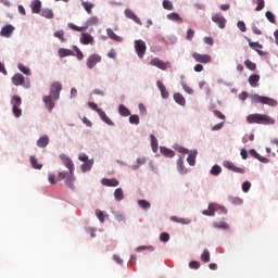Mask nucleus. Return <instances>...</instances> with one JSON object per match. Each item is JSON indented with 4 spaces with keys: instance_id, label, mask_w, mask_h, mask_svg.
<instances>
[{
    "instance_id": "f257e3e1",
    "label": "nucleus",
    "mask_w": 278,
    "mask_h": 278,
    "mask_svg": "<svg viewBox=\"0 0 278 278\" xmlns=\"http://www.w3.org/2000/svg\"><path fill=\"white\" fill-rule=\"evenodd\" d=\"M247 122L250 125L256 124V125H275V118L266 115V114H260V113H254L250 114L247 117Z\"/></svg>"
},
{
    "instance_id": "f03ea898",
    "label": "nucleus",
    "mask_w": 278,
    "mask_h": 278,
    "mask_svg": "<svg viewBox=\"0 0 278 278\" xmlns=\"http://www.w3.org/2000/svg\"><path fill=\"white\" fill-rule=\"evenodd\" d=\"M251 103L254 105L261 103V105H269V108H277V100L257 93L250 94Z\"/></svg>"
},
{
    "instance_id": "7ed1b4c3",
    "label": "nucleus",
    "mask_w": 278,
    "mask_h": 278,
    "mask_svg": "<svg viewBox=\"0 0 278 278\" xmlns=\"http://www.w3.org/2000/svg\"><path fill=\"white\" fill-rule=\"evenodd\" d=\"M64 179L65 185L71 190H75V172H61L59 173L56 181Z\"/></svg>"
},
{
    "instance_id": "20e7f679",
    "label": "nucleus",
    "mask_w": 278,
    "mask_h": 278,
    "mask_svg": "<svg viewBox=\"0 0 278 278\" xmlns=\"http://www.w3.org/2000/svg\"><path fill=\"white\" fill-rule=\"evenodd\" d=\"M62 92V83L54 81L50 86V94L54 101H58L60 99V93Z\"/></svg>"
},
{
    "instance_id": "39448f33",
    "label": "nucleus",
    "mask_w": 278,
    "mask_h": 278,
    "mask_svg": "<svg viewBox=\"0 0 278 278\" xmlns=\"http://www.w3.org/2000/svg\"><path fill=\"white\" fill-rule=\"evenodd\" d=\"M135 51L138 58L142 60V58H144V54L147 53V43L142 39L135 40Z\"/></svg>"
},
{
    "instance_id": "423d86ee",
    "label": "nucleus",
    "mask_w": 278,
    "mask_h": 278,
    "mask_svg": "<svg viewBox=\"0 0 278 278\" xmlns=\"http://www.w3.org/2000/svg\"><path fill=\"white\" fill-rule=\"evenodd\" d=\"M192 58L200 64H210V62H212V56L210 54H201L199 52H193Z\"/></svg>"
},
{
    "instance_id": "0eeeda50",
    "label": "nucleus",
    "mask_w": 278,
    "mask_h": 278,
    "mask_svg": "<svg viewBox=\"0 0 278 278\" xmlns=\"http://www.w3.org/2000/svg\"><path fill=\"white\" fill-rule=\"evenodd\" d=\"M99 62H101V55L99 54H91L86 62L87 67L92 71V68H94Z\"/></svg>"
},
{
    "instance_id": "6e6552de",
    "label": "nucleus",
    "mask_w": 278,
    "mask_h": 278,
    "mask_svg": "<svg viewBox=\"0 0 278 278\" xmlns=\"http://www.w3.org/2000/svg\"><path fill=\"white\" fill-rule=\"evenodd\" d=\"M60 160L63 162L64 166L70 170V173H75V164H73V160L65 154L60 155Z\"/></svg>"
},
{
    "instance_id": "1a4fd4ad",
    "label": "nucleus",
    "mask_w": 278,
    "mask_h": 278,
    "mask_svg": "<svg viewBox=\"0 0 278 278\" xmlns=\"http://www.w3.org/2000/svg\"><path fill=\"white\" fill-rule=\"evenodd\" d=\"M224 166H225V168H228V170H231L232 173H238L239 175H244V173H245L244 168L236 166L230 161H225Z\"/></svg>"
},
{
    "instance_id": "9d476101",
    "label": "nucleus",
    "mask_w": 278,
    "mask_h": 278,
    "mask_svg": "<svg viewBox=\"0 0 278 278\" xmlns=\"http://www.w3.org/2000/svg\"><path fill=\"white\" fill-rule=\"evenodd\" d=\"M212 21L213 23H216V25H218L219 29H225L227 25V20L225 18V16L218 13L212 16Z\"/></svg>"
},
{
    "instance_id": "9b49d317",
    "label": "nucleus",
    "mask_w": 278,
    "mask_h": 278,
    "mask_svg": "<svg viewBox=\"0 0 278 278\" xmlns=\"http://www.w3.org/2000/svg\"><path fill=\"white\" fill-rule=\"evenodd\" d=\"M151 66H156V68H160L161 71H166V68H168V64L162 60H160L159 58H154L151 60L150 62Z\"/></svg>"
},
{
    "instance_id": "f8f14e48",
    "label": "nucleus",
    "mask_w": 278,
    "mask_h": 278,
    "mask_svg": "<svg viewBox=\"0 0 278 278\" xmlns=\"http://www.w3.org/2000/svg\"><path fill=\"white\" fill-rule=\"evenodd\" d=\"M42 101L48 110V112H53V108H55V100L51 96H45Z\"/></svg>"
},
{
    "instance_id": "ddd939ff",
    "label": "nucleus",
    "mask_w": 278,
    "mask_h": 278,
    "mask_svg": "<svg viewBox=\"0 0 278 278\" xmlns=\"http://www.w3.org/2000/svg\"><path fill=\"white\" fill-rule=\"evenodd\" d=\"M13 86H25V76L23 74L17 73L12 77Z\"/></svg>"
},
{
    "instance_id": "4468645a",
    "label": "nucleus",
    "mask_w": 278,
    "mask_h": 278,
    "mask_svg": "<svg viewBox=\"0 0 278 278\" xmlns=\"http://www.w3.org/2000/svg\"><path fill=\"white\" fill-rule=\"evenodd\" d=\"M13 33H14V26L9 24L1 28L0 35L3 36L4 38H10V36H12Z\"/></svg>"
},
{
    "instance_id": "2eb2a0df",
    "label": "nucleus",
    "mask_w": 278,
    "mask_h": 278,
    "mask_svg": "<svg viewBox=\"0 0 278 278\" xmlns=\"http://www.w3.org/2000/svg\"><path fill=\"white\" fill-rule=\"evenodd\" d=\"M125 15L127 16V18H130L131 21L137 23V25H142L140 17H138V15H136V13H134V11H131V9H127L125 11Z\"/></svg>"
},
{
    "instance_id": "dca6fc26",
    "label": "nucleus",
    "mask_w": 278,
    "mask_h": 278,
    "mask_svg": "<svg viewBox=\"0 0 278 278\" xmlns=\"http://www.w3.org/2000/svg\"><path fill=\"white\" fill-rule=\"evenodd\" d=\"M102 186H106L109 188H116L118 186V180L116 178H104L101 180Z\"/></svg>"
},
{
    "instance_id": "f3484780",
    "label": "nucleus",
    "mask_w": 278,
    "mask_h": 278,
    "mask_svg": "<svg viewBox=\"0 0 278 278\" xmlns=\"http://www.w3.org/2000/svg\"><path fill=\"white\" fill-rule=\"evenodd\" d=\"M33 14H40L42 2L40 0H33L30 3Z\"/></svg>"
},
{
    "instance_id": "a211bd4d",
    "label": "nucleus",
    "mask_w": 278,
    "mask_h": 278,
    "mask_svg": "<svg viewBox=\"0 0 278 278\" xmlns=\"http://www.w3.org/2000/svg\"><path fill=\"white\" fill-rule=\"evenodd\" d=\"M156 86H157V88H159V90L162 94V98L163 99H168L169 93H168V90H166V86H164V83L159 80V81H156Z\"/></svg>"
},
{
    "instance_id": "6ab92c4d",
    "label": "nucleus",
    "mask_w": 278,
    "mask_h": 278,
    "mask_svg": "<svg viewBox=\"0 0 278 278\" xmlns=\"http://www.w3.org/2000/svg\"><path fill=\"white\" fill-rule=\"evenodd\" d=\"M99 116L103 123L106 125H110V127H114V122H112L111 118H109L108 114H105V111H99Z\"/></svg>"
},
{
    "instance_id": "aec40b11",
    "label": "nucleus",
    "mask_w": 278,
    "mask_h": 278,
    "mask_svg": "<svg viewBox=\"0 0 278 278\" xmlns=\"http://www.w3.org/2000/svg\"><path fill=\"white\" fill-rule=\"evenodd\" d=\"M93 40H94V38L91 37V35L88 33H84L80 37L81 45H91V42H93Z\"/></svg>"
},
{
    "instance_id": "412c9836",
    "label": "nucleus",
    "mask_w": 278,
    "mask_h": 278,
    "mask_svg": "<svg viewBox=\"0 0 278 278\" xmlns=\"http://www.w3.org/2000/svg\"><path fill=\"white\" fill-rule=\"evenodd\" d=\"M170 220L172 223H179L180 225H190V223H192L190 218H181L177 216H172Z\"/></svg>"
},
{
    "instance_id": "4be33fe9",
    "label": "nucleus",
    "mask_w": 278,
    "mask_h": 278,
    "mask_svg": "<svg viewBox=\"0 0 278 278\" xmlns=\"http://www.w3.org/2000/svg\"><path fill=\"white\" fill-rule=\"evenodd\" d=\"M106 34L111 40H115V42H123V37L116 35L111 28L106 29Z\"/></svg>"
},
{
    "instance_id": "5701e85b",
    "label": "nucleus",
    "mask_w": 278,
    "mask_h": 278,
    "mask_svg": "<svg viewBox=\"0 0 278 278\" xmlns=\"http://www.w3.org/2000/svg\"><path fill=\"white\" fill-rule=\"evenodd\" d=\"M199 152H197V150H193L190 152V154L187 157V162L190 166H194V164H197V155Z\"/></svg>"
},
{
    "instance_id": "b1692460",
    "label": "nucleus",
    "mask_w": 278,
    "mask_h": 278,
    "mask_svg": "<svg viewBox=\"0 0 278 278\" xmlns=\"http://www.w3.org/2000/svg\"><path fill=\"white\" fill-rule=\"evenodd\" d=\"M49 144V136H42L37 140V147L45 149Z\"/></svg>"
},
{
    "instance_id": "393cba45",
    "label": "nucleus",
    "mask_w": 278,
    "mask_h": 278,
    "mask_svg": "<svg viewBox=\"0 0 278 278\" xmlns=\"http://www.w3.org/2000/svg\"><path fill=\"white\" fill-rule=\"evenodd\" d=\"M260 81V75L253 74L249 77V84L252 88H257V84Z\"/></svg>"
},
{
    "instance_id": "a878e982",
    "label": "nucleus",
    "mask_w": 278,
    "mask_h": 278,
    "mask_svg": "<svg viewBox=\"0 0 278 278\" xmlns=\"http://www.w3.org/2000/svg\"><path fill=\"white\" fill-rule=\"evenodd\" d=\"M208 210H215V212H218L219 210L222 214H227V207L215 203L210 204Z\"/></svg>"
},
{
    "instance_id": "bb28decb",
    "label": "nucleus",
    "mask_w": 278,
    "mask_h": 278,
    "mask_svg": "<svg viewBox=\"0 0 278 278\" xmlns=\"http://www.w3.org/2000/svg\"><path fill=\"white\" fill-rule=\"evenodd\" d=\"M177 166H178V173L180 175H186V173H188V169L186 168V166H184V159H178L177 161Z\"/></svg>"
},
{
    "instance_id": "cd10ccee",
    "label": "nucleus",
    "mask_w": 278,
    "mask_h": 278,
    "mask_svg": "<svg viewBox=\"0 0 278 278\" xmlns=\"http://www.w3.org/2000/svg\"><path fill=\"white\" fill-rule=\"evenodd\" d=\"M174 100L176 103H178V105H186V98H184L181 93H174Z\"/></svg>"
},
{
    "instance_id": "c85d7f7f",
    "label": "nucleus",
    "mask_w": 278,
    "mask_h": 278,
    "mask_svg": "<svg viewBox=\"0 0 278 278\" xmlns=\"http://www.w3.org/2000/svg\"><path fill=\"white\" fill-rule=\"evenodd\" d=\"M161 153L165 155V157H175V151L165 147H161Z\"/></svg>"
},
{
    "instance_id": "c756f323",
    "label": "nucleus",
    "mask_w": 278,
    "mask_h": 278,
    "mask_svg": "<svg viewBox=\"0 0 278 278\" xmlns=\"http://www.w3.org/2000/svg\"><path fill=\"white\" fill-rule=\"evenodd\" d=\"M118 112L121 116H131V111H129V109H127V106H125L124 104H121L118 106Z\"/></svg>"
},
{
    "instance_id": "7c9ffc66",
    "label": "nucleus",
    "mask_w": 278,
    "mask_h": 278,
    "mask_svg": "<svg viewBox=\"0 0 278 278\" xmlns=\"http://www.w3.org/2000/svg\"><path fill=\"white\" fill-rule=\"evenodd\" d=\"M92 164H94L93 160L84 162V164L81 165L83 173H88V170H90L92 168Z\"/></svg>"
},
{
    "instance_id": "2f4dec72",
    "label": "nucleus",
    "mask_w": 278,
    "mask_h": 278,
    "mask_svg": "<svg viewBox=\"0 0 278 278\" xmlns=\"http://www.w3.org/2000/svg\"><path fill=\"white\" fill-rule=\"evenodd\" d=\"M250 49H254V51H257V53L262 54V45L257 42L251 41V39H248Z\"/></svg>"
},
{
    "instance_id": "473e14b6",
    "label": "nucleus",
    "mask_w": 278,
    "mask_h": 278,
    "mask_svg": "<svg viewBox=\"0 0 278 278\" xmlns=\"http://www.w3.org/2000/svg\"><path fill=\"white\" fill-rule=\"evenodd\" d=\"M83 8L86 10L87 14H92V8H94V4L92 2H81Z\"/></svg>"
},
{
    "instance_id": "72a5a7b5",
    "label": "nucleus",
    "mask_w": 278,
    "mask_h": 278,
    "mask_svg": "<svg viewBox=\"0 0 278 278\" xmlns=\"http://www.w3.org/2000/svg\"><path fill=\"white\" fill-rule=\"evenodd\" d=\"M60 58H68L70 55H73V50L61 48L59 50Z\"/></svg>"
},
{
    "instance_id": "f704fd0d",
    "label": "nucleus",
    "mask_w": 278,
    "mask_h": 278,
    "mask_svg": "<svg viewBox=\"0 0 278 278\" xmlns=\"http://www.w3.org/2000/svg\"><path fill=\"white\" fill-rule=\"evenodd\" d=\"M30 164L33 168H36L37 170L42 168V164L38 163V159H36V156H30Z\"/></svg>"
},
{
    "instance_id": "c9c22d12",
    "label": "nucleus",
    "mask_w": 278,
    "mask_h": 278,
    "mask_svg": "<svg viewBox=\"0 0 278 278\" xmlns=\"http://www.w3.org/2000/svg\"><path fill=\"white\" fill-rule=\"evenodd\" d=\"M138 205L139 207H141V210H150L151 208V203L147 200H139L138 201Z\"/></svg>"
},
{
    "instance_id": "e433bc0d",
    "label": "nucleus",
    "mask_w": 278,
    "mask_h": 278,
    "mask_svg": "<svg viewBox=\"0 0 278 278\" xmlns=\"http://www.w3.org/2000/svg\"><path fill=\"white\" fill-rule=\"evenodd\" d=\"M114 197L116 201H123V199H125V194L123 193V190L121 188H117L114 191Z\"/></svg>"
},
{
    "instance_id": "4c0bfd02",
    "label": "nucleus",
    "mask_w": 278,
    "mask_h": 278,
    "mask_svg": "<svg viewBox=\"0 0 278 278\" xmlns=\"http://www.w3.org/2000/svg\"><path fill=\"white\" fill-rule=\"evenodd\" d=\"M17 68L21 71V73H24V75H31V70H29V67L25 66L23 63H20Z\"/></svg>"
},
{
    "instance_id": "58836bf2",
    "label": "nucleus",
    "mask_w": 278,
    "mask_h": 278,
    "mask_svg": "<svg viewBox=\"0 0 278 278\" xmlns=\"http://www.w3.org/2000/svg\"><path fill=\"white\" fill-rule=\"evenodd\" d=\"M150 139H151L152 151L154 153H157V138H155V135H151Z\"/></svg>"
},
{
    "instance_id": "ea45409f",
    "label": "nucleus",
    "mask_w": 278,
    "mask_h": 278,
    "mask_svg": "<svg viewBox=\"0 0 278 278\" xmlns=\"http://www.w3.org/2000/svg\"><path fill=\"white\" fill-rule=\"evenodd\" d=\"M223 173V168L219 165H214L211 169V175H214L215 177H218Z\"/></svg>"
},
{
    "instance_id": "a19ab883",
    "label": "nucleus",
    "mask_w": 278,
    "mask_h": 278,
    "mask_svg": "<svg viewBox=\"0 0 278 278\" xmlns=\"http://www.w3.org/2000/svg\"><path fill=\"white\" fill-rule=\"evenodd\" d=\"M201 261L204 263V264H207V262H210V250L205 249L203 251V253L201 254Z\"/></svg>"
},
{
    "instance_id": "79ce46f5",
    "label": "nucleus",
    "mask_w": 278,
    "mask_h": 278,
    "mask_svg": "<svg viewBox=\"0 0 278 278\" xmlns=\"http://www.w3.org/2000/svg\"><path fill=\"white\" fill-rule=\"evenodd\" d=\"M168 21H179L180 23H184V20H181V16L177 13H169L167 14Z\"/></svg>"
},
{
    "instance_id": "37998d69",
    "label": "nucleus",
    "mask_w": 278,
    "mask_h": 278,
    "mask_svg": "<svg viewBox=\"0 0 278 278\" xmlns=\"http://www.w3.org/2000/svg\"><path fill=\"white\" fill-rule=\"evenodd\" d=\"M41 16H43L45 18H53V11L50 9H43L41 11Z\"/></svg>"
},
{
    "instance_id": "c03bdc74",
    "label": "nucleus",
    "mask_w": 278,
    "mask_h": 278,
    "mask_svg": "<svg viewBox=\"0 0 278 278\" xmlns=\"http://www.w3.org/2000/svg\"><path fill=\"white\" fill-rule=\"evenodd\" d=\"M11 103L13 106L21 108V104L23 103V101L21 100V98L18 96H13Z\"/></svg>"
},
{
    "instance_id": "a18cd8bd",
    "label": "nucleus",
    "mask_w": 278,
    "mask_h": 278,
    "mask_svg": "<svg viewBox=\"0 0 278 278\" xmlns=\"http://www.w3.org/2000/svg\"><path fill=\"white\" fill-rule=\"evenodd\" d=\"M129 124L130 125H140V116H138V115H130Z\"/></svg>"
},
{
    "instance_id": "49530a36",
    "label": "nucleus",
    "mask_w": 278,
    "mask_h": 278,
    "mask_svg": "<svg viewBox=\"0 0 278 278\" xmlns=\"http://www.w3.org/2000/svg\"><path fill=\"white\" fill-rule=\"evenodd\" d=\"M244 65L247 68H249V71H255V68H257V65L251 62V60H245Z\"/></svg>"
},
{
    "instance_id": "de8ad7c7",
    "label": "nucleus",
    "mask_w": 278,
    "mask_h": 278,
    "mask_svg": "<svg viewBox=\"0 0 278 278\" xmlns=\"http://www.w3.org/2000/svg\"><path fill=\"white\" fill-rule=\"evenodd\" d=\"M265 16L267 18V21H269V23H277V20L275 18V14L270 11H267L265 13Z\"/></svg>"
},
{
    "instance_id": "09e8293b",
    "label": "nucleus",
    "mask_w": 278,
    "mask_h": 278,
    "mask_svg": "<svg viewBox=\"0 0 278 278\" xmlns=\"http://www.w3.org/2000/svg\"><path fill=\"white\" fill-rule=\"evenodd\" d=\"M54 37L59 38V40H61V42H66V39H64V30H56L54 33Z\"/></svg>"
},
{
    "instance_id": "8fccbe9b",
    "label": "nucleus",
    "mask_w": 278,
    "mask_h": 278,
    "mask_svg": "<svg viewBox=\"0 0 278 278\" xmlns=\"http://www.w3.org/2000/svg\"><path fill=\"white\" fill-rule=\"evenodd\" d=\"M229 202L232 203V205H242L243 201L240 198H229Z\"/></svg>"
},
{
    "instance_id": "3c124183",
    "label": "nucleus",
    "mask_w": 278,
    "mask_h": 278,
    "mask_svg": "<svg viewBox=\"0 0 278 278\" xmlns=\"http://www.w3.org/2000/svg\"><path fill=\"white\" fill-rule=\"evenodd\" d=\"M181 87L185 90V92H187V94H194V89L187 86L186 83H181Z\"/></svg>"
},
{
    "instance_id": "603ef678",
    "label": "nucleus",
    "mask_w": 278,
    "mask_h": 278,
    "mask_svg": "<svg viewBox=\"0 0 278 278\" xmlns=\"http://www.w3.org/2000/svg\"><path fill=\"white\" fill-rule=\"evenodd\" d=\"M189 268H192L193 270H199V268H201V263L197 261H191L189 263Z\"/></svg>"
},
{
    "instance_id": "864d4df0",
    "label": "nucleus",
    "mask_w": 278,
    "mask_h": 278,
    "mask_svg": "<svg viewBox=\"0 0 278 278\" xmlns=\"http://www.w3.org/2000/svg\"><path fill=\"white\" fill-rule=\"evenodd\" d=\"M163 8L164 10H174L173 2L170 0H164L163 1Z\"/></svg>"
},
{
    "instance_id": "5fc2aeb1",
    "label": "nucleus",
    "mask_w": 278,
    "mask_h": 278,
    "mask_svg": "<svg viewBox=\"0 0 278 278\" xmlns=\"http://www.w3.org/2000/svg\"><path fill=\"white\" fill-rule=\"evenodd\" d=\"M67 25H68L70 29H73L74 31H84V29H86V27H80L73 23H70Z\"/></svg>"
},
{
    "instance_id": "6e6d98bb",
    "label": "nucleus",
    "mask_w": 278,
    "mask_h": 278,
    "mask_svg": "<svg viewBox=\"0 0 278 278\" xmlns=\"http://www.w3.org/2000/svg\"><path fill=\"white\" fill-rule=\"evenodd\" d=\"M88 106L94 112H97V114H99V112H103L94 102H88Z\"/></svg>"
},
{
    "instance_id": "4d7b16f0",
    "label": "nucleus",
    "mask_w": 278,
    "mask_h": 278,
    "mask_svg": "<svg viewBox=\"0 0 278 278\" xmlns=\"http://www.w3.org/2000/svg\"><path fill=\"white\" fill-rule=\"evenodd\" d=\"M96 216H97V218H99L100 223H105V215L102 213V211L97 210Z\"/></svg>"
},
{
    "instance_id": "13d9d810",
    "label": "nucleus",
    "mask_w": 278,
    "mask_h": 278,
    "mask_svg": "<svg viewBox=\"0 0 278 278\" xmlns=\"http://www.w3.org/2000/svg\"><path fill=\"white\" fill-rule=\"evenodd\" d=\"M160 240L161 242H168V240H170V235H168V232H163L160 235Z\"/></svg>"
},
{
    "instance_id": "bf43d9fd",
    "label": "nucleus",
    "mask_w": 278,
    "mask_h": 278,
    "mask_svg": "<svg viewBox=\"0 0 278 278\" xmlns=\"http://www.w3.org/2000/svg\"><path fill=\"white\" fill-rule=\"evenodd\" d=\"M266 3L264 0H257V7L255 8V12H262V9L265 8Z\"/></svg>"
},
{
    "instance_id": "052dcab7",
    "label": "nucleus",
    "mask_w": 278,
    "mask_h": 278,
    "mask_svg": "<svg viewBox=\"0 0 278 278\" xmlns=\"http://www.w3.org/2000/svg\"><path fill=\"white\" fill-rule=\"evenodd\" d=\"M12 111L16 118H20L21 114H23V111L18 106H13Z\"/></svg>"
},
{
    "instance_id": "680f3d73",
    "label": "nucleus",
    "mask_w": 278,
    "mask_h": 278,
    "mask_svg": "<svg viewBox=\"0 0 278 278\" xmlns=\"http://www.w3.org/2000/svg\"><path fill=\"white\" fill-rule=\"evenodd\" d=\"M214 116H216L217 118H220V121H225V114H223L220 111L218 110H214L213 111Z\"/></svg>"
},
{
    "instance_id": "e2e57ef3",
    "label": "nucleus",
    "mask_w": 278,
    "mask_h": 278,
    "mask_svg": "<svg viewBox=\"0 0 278 278\" xmlns=\"http://www.w3.org/2000/svg\"><path fill=\"white\" fill-rule=\"evenodd\" d=\"M237 27L240 29V31H247V24H244L242 21L237 23Z\"/></svg>"
},
{
    "instance_id": "0e129e2a",
    "label": "nucleus",
    "mask_w": 278,
    "mask_h": 278,
    "mask_svg": "<svg viewBox=\"0 0 278 278\" xmlns=\"http://www.w3.org/2000/svg\"><path fill=\"white\" fill-rule=\"evenodd\" d=\"M242 190H243L244 192H249V190H251V182L244 181V182L242 184Z\"/></svg>"
},
{
    "instance_id": "69168bd1",
    "label": "nucleus",
    "mask_w": 278,
    "mask_h": 278,
    "mask_svg": "<svg viewBox=\"0 0 278 278\" xmlns=\"http://www.w3.org/2000/svg\"><path fill=\"white\" fill-rule=\"evenodd\" d=\"M194 38V30L192 28H189L187 30V40H192Z\"/></svg>"
},
{
    "instance_id": "338daca9",
    "label": "nucleus",
    "mask_w": 278,
    "mask_h": 278,
    "mask_svg": "<svg viewBox=\"0 0 278 278\" xmlns=\"http://www.w3.org/2000/svg\"><path fill=\"white\" fill-rule=\"evenodd\" d=\"M214 212H216V210L208 208V210L203 211L202 214L204 216H214Z\"/></svg>"
},
{
    "instance_id": "774afa93",
    "label": "nucleus",
    "mask_w": 278,
    "mask_h": 278,
    "mask_svg": "<svg viewBox=\"0 0 278 278\" xmlns=\"http://www.w3.org/2000/svg\"><path fill=\"white\" fill-rule=\"evenodd\" d=\"M78 160H79L80 162H89V161H90V160H88V155H86V154H84V153H81V154L78 155Z\"/></svg>"
}]
</instances>
